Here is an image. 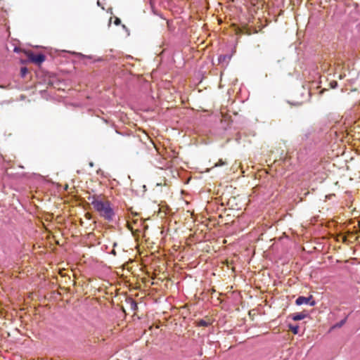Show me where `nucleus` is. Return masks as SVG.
Here are the masks:
<instances>
[{
  "instance_id": "obj_1",
  "label": "nucleus",
  "mask_w": 360,
  "mask_h": 360,
  "mask_svg": "<svg viewBox=\"0 0 360 360\" xmlns=\"http://www.w3.org/2000/svg\"><path fill=\"white\" fill-rule=\"evenodd\" d=\"M87 199L91 201V204L101 217L109 222L115 220L116 214L112 204L109 200H103L102 194L89 195Z\"/></svg>"
},
{
  "instance_id": "obj_2",
  "label": "nucleus",
  "mask_w": 360,
  "mask_h": 360,
  "mask_svg": "<svg viewBox=\"0 0 360 360\" xmlns=\"http://www.w3.org/2000/svg\"><path fill=\"white\" fill-rule=\"evenodd\" d=\"M345 12H347L349 15L350 20L353 22L360 20V3L355 1H351L348 5Z\"/></svg>"
},
{
  "instance_id": "obj_3",
  "label": "nucleus",
  "mask_w": 360,
  "mask_h": 360,
  "mask_svg": "<svg viewBox=\"0 0 360 360\" xmlns=\"http://www.w3.org/2000/svg\"><path fill=\"white\" fill-rule=\"evenodd\" d=\"M27 58L32 63L37 64V65H41L46 59V56L43 53H37L35 54L33 52H29L27 53Z\"/></svg>"
},
{
  "instance_id": "obj_4",
  "label": "nucleus",
  "mask_w": 360,
  "mask_h": 360,
  "mask_svg": "<svg viewBox=\"0 0 360 360\" xmlns=\"http://www.w3.org/2000/svg\"><path fill=\"white\" fill-rule=\"evenodd\" d=\"M295 304L298 306L305 304H309L311 307H314L316 305V302L313 299L312 295H310L307 297H304V296L298 297L295 300Z\"/></svg>"
},
{
  "instance_id": "obj_5",
  "label": "nucleus",
  "mask_w": 360,
  "mask_h": 360,
  "mask_svg": "<svg viewBox=\"0 0 360 360\" xmlns=\"http://www.w3.org/2000/svg\"><path fill=\"white\" fill-rule=\"evenodd\" d=\"M308 316L306 312L295 313L291 315L292 319L294 321H300L305 319Z\"/></svg>"
},
{
  "instance_id": "obj_6",
  "label": "nucleus",
  "mask_w": 360,
  "mask_h": 360,
  "mask_svg": "<svg viewBox=\"0 0 360 360\" xmlns=\"http://www.w3.org/2000/svg\"><path fill=\"white\" fill-rule=\"evenodd\" d=\"M231 55H229V54L220 55L218 57V62L219 64L228 63L229 61L231 60Z\"/></svg>"
},
{
  "instance_id": "obj_7",
  "label": "nucleus",
  "mask_w": 360,
  "mask_h": 360,
  "mask_svg": "<svg viewBox=\"0 0 360 360\" xmlns=\"http://www.w3.org/2000/svg\"><path fill=\"white\" fill-rule=\"evenodd\" d=\"M128 302L129 303L130 308L132 311H136L137 309V303L132 298H129Z\"/></svg>"
},
{
  "instance_id": "obj_8",
  "label": "nucleus",
  "mask_w": 360,
  "mask_h": 360,
  "mask_svg": "<svg viewBox=\"0 0 360 360\" xmlns=\"http://www.w3.org/2000/svg\"><path fill=\"white\" fill-rule=\"evenodd\" d=\"M347 319V316H346L345 319L341 320L340 322L335 323L333 327L334 328H340V327H342L346 323Z\"/></svg>"
},
{
  "instance_id": "obj_9",
  "label": "nucleus",
  "mask_w": 360,
  "mask_h": 360,
  "mask_svg": "<svg viewBox=\"0 0 360 360\" xmlns=\"http://www.w3.org/2000/svg\"><path fill=\"white\" fill-rule=\"evenodd\" d=\"M289 328H290V330H292V332L294 334H297L298 333L299 326L297 325H295V326L289 325Z\"/></svg>"
},
{
  "instance_id": "obj_10",
  "label": "nucleus",
  "mask_w": 360,
  "mask_h": 360,
  "mask_svg": "<svg viewBox=\"0 0 360 360\" xmlns=\"http://www.w3.org/2000/svg\"><path fill=\"white\" fill-rule=\"evenodd\" d=\"M28 72V69L26 67H22L20 69V75L22 77H25Z\"/></svg>"
},
{
  "instance_id": "obj_11",
  "label": "nucleus",
  "mask_w": 360,
  "mask_h": 360,
  "mask_svg": "<svg viewBox=\"0 0 360 360\" xmlns=\"http://www.w3.org/2000/svg\"><path fill=\"white\" fill-rule=\"evenodd\" d=\"M210 325V323L207 322L206 321L201 319L198 321V326H208Z\"/></svg>"
},
{
  "instance_id": "obj_12",
  "label": "nucleus",
  "mask_w": 360,
  "mask_h": 360,
  "mask_svg": "<svg viewBox=\"0 0 360 360\" xmlns=\"http://www.w3.org/2000/svg\"><path fill=\"white\" fill-rule=\"evenodd\" d=\"M330 86L332 89H335L338 86V82L336 81H332L330 82Z\"/></svg>"
},
{
  "instance_id": "obj_13",
  "label": "nucleus",
  "mask_w": 360,
  "mask_h": 360,
  "mask_svg": "<svg viewBox=\"0 0 360 360\" xmlns=\"http://www.w3.org/2000/svg\"><path fill=\"white\" fill-rule=\"evenodd\" d=\"M114 23L117 25H120L121 23V20L120 18H116L115 20V22Z\"/></svg>"
},
{
  "instance_id": "obj_14",
  "label": "nucleus",
  "mask_w": 360,
  "mask_h": 360,
  "mask_svg": "<svg viewBox=\"0 0 360 360\" xmlns=\"http://www.w3.org/2000/svg\"><path fill=\"white\" fill-rule=\"evenodd\" d=\"M79 56L82 57V58H89L91 59L92 57L91 56H85V55H83L82 53H79Z\"/></svg>"
},
{
  "instance_id": "obj_15",
  "label": "nucleus",
  "mask_w": 360,
  "mask_h": 360,
  "mask_svg": "<svg viewBox=\"0 0 360 360\" xmlns=\"http://www.w3.org/2000/svg\"><path fill=\"white\" fill-rule=\"evenodd\" d=\"M155 2H156V1H150V6H151V8H152V9H153V7H154V5H155ZM153 13H155V11H154V10H153Z\"/></svg>"
},
{
  "instance_id": "obj_16",
  "label": "nucleus",
  "mask_w": 360,
  "mask_h": 360,
  "mask_svg": "<svg viewBox=\"0 0 360 360\" xmlns=\"http://www.w3.org/2000/svg\"><path fill=\"white\" fill-rule=\"evenodd\" d=\"M97 5H98V6H101V1H97Z\"/></svg>"
},
{
  "instance_id": "obj_17",
  "label": "nucleus",
  "mask_w": 360,
  "mask_h": 360,
  "mask_svg": "<svg viewBox=\"0 0 360 360\" xmlns=\"http://www.w3.org/2000/svg\"><path fill=\"white\" fill-rule=\"evenodd\" d=\"M96 60H97V61H101V58H98Z\"/></svg>"
},
{
  "instance_id": "obj_18",
  "label": "nucleus",
  "mask_w": 360,
  "mask_h": 360,
  "mask_svg": "<svg viewBox=\"0 0 360 360\" xmlns=\"http://www.w3.org/2000/svg\"><path fill=\"white\" fill-rule=\"evenodd\" d=\"M89 165H90L91 167H93V163L92 162H91Z\"/></svg>"
}]
</instances>
